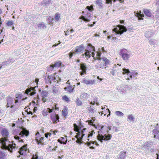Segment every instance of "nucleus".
<instances>
[{
    "mask_svg": "<svg viewBox=\"0 0 159 159\" xmlns=\"http://www.w3.org/2000/svg\"><path fill=\"white\" fill-rule=\"evenodd\" d=\"M1 134L3 137L0 139V143L2 144L1 148L2 149L7 150L11 152H12V150L15 148L16 144H9L7 146L6 142L7 140V138L9 135V132L6 129H3L1 131Z\"/></svg>",
    "mask_w": 159,
    "mask_h": 159,
    "instance_id": "f257e3e1",
    "label": "nucleus"
},
{
    "mask_svg": "<svg viewBox=\"0 0 159 159\" xmlns=\"http://www.w3.org/2000/svg\"><path fill=\"white\" fill-rule=\"evenodd\" d=\"M48 78L51 84H52L53 86H58L60 84L61 79L59 76L56 75H49Z\"/></svg>",
    "mask_w": 159,
    "mask_h": 159,
    "instance_id": "f03ea898",
    "label": "nucleus"
},
{
    "mask_svg": "<svg viewBox=\"0 0 159 159\" xmlns=\"http://www.w3.org/2000/svg\"><path fill=\"white\" fill-rule=\"evenodd\" d=\"M120 54L122 59L126 61L129 59L131 56L130 53L125 49H122L120 51Z\"/></svg>",
    "mask_w": 159,
    "mask_h": 159,
    "instance_id": "7ed1b4c3",
    "label": "nucleus"
},
{
    "mask_svg": "<svg viewBox=\"0 0 159 159\" xmlns=\"http://www.w3.org/2000/svg\"><path fill=\"white\" fill-rule=\"evenodd\" d=\"M118 27L119 28V29L116 28L113 29V31L115 32L116 34H120V35L122 34L124 32H126V31L125 27L123 25H120Z\"/></svg>",
    "mask_w": 159,
    "mask_h": 159,
    "instance_id": "20e7f679",
    "label": "nucleus"
},
{
    "mask_svg": "<svg viewBox=\"0 0 159 159\" xmlns=\"http://www.w3.org/2000/svg\"><path fill=\"white\" fill-rule=\"evenodd\" d=\"M81 82L87 85H92L97 83V81L96 80H90L87 79L83 78L82 79Z\"/></svg>",
    "mask_w": 159,
    "mask_h": 159,
    "instance_id": "39448f33",
    "label": "nucleus"
},
{
    "mask_svg": "<svg viewBox=\"0 0 159 159\" xmlns=\"http://www.w3.org/2000/svg\"><path fill=\"white\" fill-rule=\"evenodd\" d=\"M98 59L99 60H102L104 62V64L102 65L101 64L100 65V68L103 69L104 68H106V67H104V66L107 67L108 65L109 64L110 62V61L105 57H103L102 58H98Z\"/></svg>",
    "mask_w": 159,
    "mask_h": 159,
    "instance_id": "423d86ee",
    "label": "nucleus"
},
{
    "mask_svg": "<svg viewBox=\"0 0 159 159\" xmlns=\"http://www.w3.org/2000/svg\"><path fill=\"white\" fill-rule=\"evenodd\" d=\"M111 136L109 134L106 135L105 134L103 135L102 134H98L97 136V139L99 141L102 142V140H109L111 139Z\"/></svg>",
    "mask_w": 159,
    "mask_h": 159,
    "instance_id": "0eeeda50",
    "label": "nucleus"
},
{
    "mask_svg": "<svg viewBox=\"0 0 159 159\" xmlns=\"http://www.w3.org/2000/svg\"><path fill=\"white\" fill-rule=\"evenodd\" d=\"M36 90L34 88L31 87L30 88H28L25 90V93L28 95L32 96L36 93Z\"/></svg>",
    "mask_w": 159,
    "mask_h": 159,
    "instance_id": "6e6552de",
    "label": "nucleus"
},
{
    "mask_svg": "<svg viewBox=\"0 0 159 159\" xmlns=\"http://www.w3.org/2000/svg\"><path fill=\"white\" fill-rule=\"evenodd\" d=\"M42 99L43 101L44 102H46L48 99V93L46 90H43L41 92Z\"/></svg>",
    "mask_w": 159,
    "mask_h": 159,
    "instance_id": "1a4fd4ad",
    "label": "nucleus"
},
{
    "mask_svg": "<svg viewBox=\"0 0 159 159\" xmlns=\"http://www.w3.org/2000/svg\"><path fill=\"white\" fill-rule=\"evenodd\" d=\"M51 118L53 123L54 124L57 123L59 121V117L57 114H53L51 115Z\"/></svg>",
    "mask_w": 159,
    "mask_h": 159,
    "instance_id": "9d476101",
    "label": "nucleus"
},
{
    "mask_svg": "<svg viewBox=\"0 0 159 159\" xmlns=\"http://www.w3.org/2000/svg\"><path fill=\"white\" fill-rule=\"evenodd\" d=\"M91 15L90 13H88L86 16H82L79 19H82L86 22H89L90 20V19L91 17Z\"/></svg>",
    "mask_w": 159,
    "mask_h": 159,
    "instance_id": "9b49d317",
    "label": "nucleus"
},
{
    "mask_svg": "<svg viewBox=\"0 0 159 159\" xmlns=\"http://www.w3.org/2000/svg\"><path fill=\"white\" fill-rule=\"evenodd\" d=\"M154 34V31L152 30H149L146 32L145 36L146 38L149 39L151 38Z\"/></svg>",
    "mask_w": 159,
    "mask_h": 159,
    "instance_id": "f8f14e48",
    "label": "nucleus"
},
{
    "mask_svg": "<svg viewBox=\"0 0 159 159\" xmlns=\"http://www.w3.org/2000/svg\"><path fill=\"white\" fill-rule=\"evenodd\" d=\"M127 121L129 123H133L135 121V118L133 114L128 115L127 116Z\"/></svg>",
    "mask_w": 159,
    "mask_h": 159,
    "instance_id": "ddd939ff",
    "label": "nucleus"
},
{
    "mask_svg": "<svg viewBox=\"0 0 159 159\" xmlns=\"http://www.w3.org/2000/svg\"><path fill=\"white\" fill-rule=\"evenodd\" d=\"M7 103L6 105L7 107L8 108L11 105V108H12L13 107V105H11L14 102L13 99L11 98L8 97L7 99Z\"/></svg>",
    "mask_w": 159,
    "mask_h": 159,
    "instance_id": "4468645a",
    "label": "nucleus"
},
{
    "mask_svg": "<svg viewBox=\"0 0 159 159\" xmlns=\"http://www.w3.org/2000/svg\"><path fill=\"white\" fill-rule=\"evenodd\" d=\"M84 45H81L77 47L75 49V52L76 53H81L84 49Z\"/></svg>",
    "mask_w": 159,
    "mask_h": 159,
    "instance_id": "2eb2a0df",
    "label": "nucleus"
},
{
    "mask_svg": "<svg viewBox=\"0 0 159 159\" xmlns=\"http://www.w3.org/2000/svg\"><path fill=\"white\" fill-rule=\"evenodd\" d=\"M29 132L28 130L26 129H23L20 133L19 135L20 137L23 138L24 135H25V137L28 136L29 134Z\"/></svg>",
    "mask_w": 159,
    "mask_h": 159,
    "instance_id": "dca6fc26",
    "label": "nucleus"
},
{
    "mask_svg": "<svg viewBox=\"0 0 159 159\" xmlns=\"http://www.w3.org/2000/svg\"><path fill=\"white\" fill-rule=\"evenodd\" d=\"M27 144L24 145L21 147L18 151L19 153L21 155H23L27 151Z\"/></svg>",
    "mask_w": 159,
    "mask_h": 159,
    "instance_id": "f3484780",
    "label": "nucleus"
},
{
    "mask_svg": "<svg viewBox=\"0 0 159 159\" xmlns=\"http://www.w3.org/2000/svg\"><path fill=\"white\" fill-rule=\"evenodd\" d=\"M143 11L145 15L149 17H152V13L149 10L147 9H143Z\"/></svg>",
    "mask_w": 159,
    "mask_h": 159,
    "instance_id": "a211bd4d",
    "label": "nucleus"
},
{
    "mask_svg": "<svg viewBox=\"0 0 159 159\" xmlns=\"http://www.w3.org/2000/svg\"><path fill=\"white\" fill-rule=\"evenodd\" d=\"M89 96L88 94L85 93H83L81 94L80 98L83 100H86Z\"/></svg>",
    "mask_w": 159,
    "mask_h": 159,
    "instance_id": "6ab92c4d",
    "label": "nucleus"
},
{
    "mask_svg": "<svg viewBox=\"0 0 159 159\" xmlns=\"http://www.w3.org/2000/svg\"><path fill=\"white\" fill-rule=\"evenodd\" d=\"M84 54H82V56L85 55V57L86 59L88 60L89 58L91 57V51H89L88 50H86Z\"/></svg>",
    "mask_w": 159,
    "mask_h": 159,
    "instance_id": "aec40b11",
    "label": "nucleus"
},
{
    "mask_svg": "<svg viewBox=\"0 0 159 159\" xmlns=\"http://www.w3.org/2000/svg\"><path fill=\"white\" fill-rule=\"evenodd\" d=\"M38 28L40 29H44L46 27L44 23L43 22H40L38 25Z\"/></svg>",
    "mask_w": 159,
    "mask_h": 159,
    "instance_id": "412c9836",
    "label": "nucleus"
},
{
    "mask_svg": "<svg viewBox=\"0 0 159 159\" xmlns=\"http://www.w3.org/2000/svg\"><path fill=\"white\" fill-rule=\"evenodd\" d=\"M115 114L118 117H122L124 115V114L120 111H117L115 112Z\"/></svg>",
    "mask_w": 159,
    "mask_h": 159,
    "instance_id": "4be33fe9",
    "label": "nucleus"
},
{
    "mask_svg": "<svg viewBox=\"0 0 159 159\" xmlns=\"http://www.w3.org/2000/svg\"><path fill=\"white\" fill-rule=\"evenodd\" d=\"M62 65L61 61L57 62L53 65L54 67H62L63 66Z\"/></svg>",
    "mask_w": 159,
    "mask_h": 159,
    "instance_id": "5701e85b",
    "label": "nucleus"
},
{
    "mask_svg": "<svg viewBox=\"0 0 159 159\" xmlns=\"http://www.w3.org/2000/svg\"><path fill=\"white\" fill-rule=\"evenodd\" d=\"M126 152L124 151L121 152L120 154L119 159H124L125 158Z\"/></svg>",
    "mask_w": 159,
    "mask_h": 159,
    "instance_id": "b1692460",
    "label": "nucleus"
},
{
    "mask_svg": "<svg viewBox=\"0 0 159 159\" xmlns=\"http://www.w3.org/2000/svg\"><path fill=\"white\" fill-rule=\"evenodd\" d=\"M153 132L154 138L158 137L159 135V130H158L157 129H154L153 130Z\"/></svg>",
    "mask_w": 159,
    "mask_h": 159,
    "instance_id": "393cba45",
    "label": "nucleus"
},
{
    "mask_svg": "<svg viewBox=\"0 0 159 159\" xmlns=\"http://www.w3.org/2000/svg\"><path fill=\"white\" fill-rule=\"evenodd\" d=\"M53 20L54 18L51 16H49L48 18V24L51 25H53Z\"/></svg>",
    "mask_w": 159,
    "mask_h": 159,
    "instance_id": "a878e982",
    "label": "nucleus"
},
{
    "mask_svg": "<svg viewBox=\"0 0 159 159\" xmlns=\"http://www.w3.org/2000/svg\"><path fill=\"white\" fill-rule=\"evenodd\" d=\"M65 140V139L64 138L61 137L60 138V139H59L57 140V141L60 143L66 144V142L65 143L64 142Z\"/></svg>",
    "mask_w": 159,
    "mask_h": 159,
    "instance_id": "bb28decb",
    "label": "nucleus"
},
{
    "mask_svg": "<svg viewBox=\"0 0 159 159\" xmlns=\"http://www.w3.org/2000/svg\"><path fill=\"white\" fill-rule=\"evenodd\" d=\"M43 137H41L39 139L37 137L36 138V140L37 142L38 143V144H39V143H42L43 141Z\"/></svg>",
    "mask_w": 159,
    "mask_h": 159,
    "instance_id": "cd10ccee",
    "label": "nucleus"
},
{
    "mask_svg": "<svg viewBox=\"0 0 159 159\" xmlns=\"http://www.w3.org/2000/svg\"><path fill=\"white\" fill-rule=\"evenodd\" d=\"M75 102L76 104L78 106H81L82 103V102L81 100H80L79 98H77L75 101Z\"/></svg>",
    "mask_w": 159,
    "mask_h": 159,
    "instance_id": "c85d7f7f",
    "label": "nucleus"
},
{
    "mask_svg": "<svg viewBox=\"0 0 159 159\" xmlns=\"http://www.w3.org/2000/svg\"><path fill=\"white\" fill-rule=\"evenodd\" d=\"M64 89L67 90V91L69 92H72L73 90V88H72V86H68L67 87H65Z\"/></svg>",
    "mask_w": 159,
    "mask_h": 159,
    "instance_id": "c756f323",
    "label": "nucleus"
},
{
    "mask_svg": "<svg viewBox=\"0 0 159 159\" xmlns=\"http://www.w3.org/2000/svg\"><path fill=\"white\" fill-rule=\"evenodd\" d=\"M80 68L83 71H84V72H86V67L85 66L84 64H81L80 65Z\"/></svg>",
    "mask_w": 159,
    "mask_h": 159,
    "instance_id": "7c9ffc66",
    "label": "nucleus"
},
{
    "mask_svg": "<svg viewBox=\"0 0 159 159\" xmlns=\"http://www.w3.org/2000/svg\"><path fill=\"white\" fill-rule=\"evenodd\" d=\"M86 128H84L82 130H81V139H82L83 137L85 136V131L86 130Z\"/></svg>",
    "mask_w": 159,
    "mask_h": 159,
    "instance_id": "2f4dec72",
    "label": "nucleus"
},
{
    "mask_svg": "<svg viewBox=\"0 0 159 159\" xmlns=\"http://www.w3.org/2000/svg\"><path fill=\"white\" fill-rule=\"evenodd\" d=\"M149 146L148 145V144L147 143H144L143 145V147L142 148V149L143 150H146V149H147L148 148V146Z\"/></svg>",
    "mask_w": 159,
    "mask_h": 159,
    "instance_id": "473e14b6",
    "label": "nucleus"
},
{
    "mask_svg": "<svg viewBox=\"0 0 159 159\" xmlns=\"http://www.w3.org/2000/svg\"><path fill=\"white\" fill-rule=\"evenodd\" d=\"M93 126H94L95 128L98 129L99 130H101V129H102L104 127V126L103 125L100 126L99 125H93Z\"/></svg>",
    "mask_w": 159,
    "mask_h": 159,
    "instance_id": "72a5a7b5",
    "label": "nucleus"
},
{
    "mask_svg": "<svg viewBox=\"0 0 159 159\" xmlns=\"http://www.w3.org/2000/svg\"><path fill=\"white\" fill-rule=\"evenodd\" d=\"M9 64L10 62L8 61L3 62L2 65H0V70L2 67V66H3L4 65L7 66L9 65Z\"/></svg>",
    "mask_w": 159,
    "mask_h": 159,
    "instance_id": "f704fd0d",
    "label": "nucleus"
},
{
    "mask_svg": "<svg viewBox=\"0 0 159 159\" xmlns=\"http://www.w3.org/2000/svg\"><path fill=\"white\" fill-rule=\"evenodd\" d=\"M55 20L57 21H59L60 18V15L58 13H57L56 15L54 17Z\"/></svg>",
    "mask_w": 159,
    "mask_h": 159,
    "instance_id": "c9c22d12",
    "label": "nucleus"
},
{
    "mask_svg": "<svg viewBox=\"0 0 159 159\" xmlns=\"http://www.w3.org/2000/svg\"><path fill=\"white\" fill-rule=\"evenodd\" d=\"M122 74L124 75L126 73L128 74L129 73V71L128 69H126L125 68H123L122 69Z\"/></svg>",
    "mask_w": 159,
    "mask_h": 159,
    "instance_id": "e433bc0d",
    "label": "nucleus"
},
{
    "mask_svg": "<svg viewBox=\"0 0 159 159\" xmlns=\"http://www.w3.org/2000/svg\"><path fill=\"white\" fill-rule=\"evenodd\" d=\"M74 127V130L76 132H77L79 130H80V129L79 128L78 126L76 125V124H73Z\"/></svg>",
    "mask_w": 159,
    "mask_h": 159,
    "instance_id": "4c0bfd02",
    "label": "nucleus"
},
{
    "mask_svg": "<svg viewBox=\"0 0 159 159\" xmlns=\"http://www.w3.org/2000/svg\"><path fill=\"white\" fill-rule=\"evenodd\" d=\"M137 15L139 18L140 17L142 18V17L144 16L143 14H141V12L140 11H139V12H138V13H137Z\"/></svg>",
    "mask_w": 159,
    "mask_h": 159,
    "instance_id": "58836bf2",
    "label": "nucleus"
},
{
    "mask_svg": "<svg viewBox=\"0 0 159 159\" xmlns=\"http://www.w3.org/2000/svg\"><path fill=\"white\" fill-rule=\"evenodd\" d=\"M54 68L53 65H51L49 67H48L47 69L48 71H50L52 70Z\"/></svg>",
    "mask_w": 159,
    "mask_h": 159,
    "instance_id": "ea45409f",
    "label": "nucleus"
},
{
    "mask_svg": "<svg viewBox=\"0 0 159 159\" xmlns=\"http://www.w3.org/2000/svg\"><path fill=\"white\" fill-rule=\"evenodd\" d=\"M150 44L151 45H153L155 44L156 43V42L155 40H150L149 42Z\"/></svg>",
    "mask_w": 159,
    "mask_h": 159,
    "instance_id": "a19ab883",
    "label": "nucleus"
},
{
    "mask_svg": "<svg viewBox=\"0 0 159 159\" xmlns=\"http://www.w3.org/2000/svg\"><path fill=\"white\" fill-rule=\"evenodd\" d=\"M42 4H45V6H47L49 4V0H48V1L45 2L44 1H43L42 2Z\"/></svg>",
    "mask_w": 159,
    "mask_h": 159,
    "instance_id": "79ce46f5",
    "label": "nucleus"
},
{
    "mask_svg": "<svg viewBox=\"0 0 159 159\" xmlns=\"http://www.w3.org/2000/svg\"><path fill=\"white\" fill-rule=\"evenodd\" d=\"M5 154L2 152H0V158L3 159L5 158Z\"/></svg>",
    "mask_w": 159,
    "mask_h": 159,
    "instance_id": "37998d69",
    "label": "nucleus"
},
{
    "mask_svg": "<svg viewBox=\"0 0 159 159\" xmlns=\"http://www.w3.org/2000/svg\"><path fill=\"white\" fill-rule=\"evenodd\" d=\"M101 54V52H97V54L96 55L97 57H96L97 60V59L98 60V58H101V57H100Z\"/></svg>",
    "mask_w": 159,
    "mask_h": 159,
    "instance_id": "c03bdc74",
    "label": "nucleus"
},
{
    "mask_svg": "<svg viewBox=\"0 0 159 159\" xmlns=\"http://www.w3.org/2000/svg\"><path fill=\"white\" fill-rule=\"evenodd\" d=\"M62 99L63 100L65 101L66 102H68L69 101V98L66 96H64L62 97Z\"/></svg>",
    "mask_w": 159,
    "mask_h": 159,
    "instance_id": "a18cd8bd",
    "label": "nucleus"
},
{
    "mask_svg": "<svg viewBox=\"0 0 159 159\" xmlns=\"http://www.w3.org/2000/svg\"><path fill=\"white\" fill-rule=\"evenodd\" d=\"M13 24V22L12 21H9L7 22V24L8 26L12 25Z\"/></svg>",
    "mask_w": 159,
    "mask_h": 159,
    "instance_id": "49530a36",
    "label": "nucleus"
},
{
    "mask_svg": "<svg viewBox=\"0 0 159 159\" xmlns=\"http://www.w3.org/2000/svg\"><path fill=\"white\" fill-rule=\"evenodd\" d=\"M86 8H87L89 11H91L93 10V6H87L86 7Z\"/></svg>",
    "mask_w": 159,
    "mask_h": 159,
    "instance_id": "de8ad7c7",
    "label": "nucleus"
},
{
    "mask_svg": "<svg viewBox=\"0 0 159 159\" xmlns=\"http://www.w3.org/2000/svg\"><path fill=\"white\" fill-rule=\"evenodd\" d=\"M102 0H96V3L98 4V6H101V4Z\"/></svg>",
    "mask_w": 159,
    "mask_h": 159,
    "instance_id": "09e8293b",
    "label": "nucleus"
},
{
    "mask_svg": "<svg viewBox=\"0 0 159 159\" xmlns=\"http://www.w3.org/2000/svg\"><path fill=\"white\" fill-rule=\"evenodd\" d=\"M93 132L94 131H92L91 132H88V135L87 136V138H89L90 137H92L93 136Z\"/></svg>",
    "mask_w": 159,
    "mask_h": 159,
    "instance_id": "8fccbe9b",
    "label": "nucleus"
},
{
    "mask_svg": "<svg viewBox=\"0 0 159 159\" xmlns=\"http://www.w3.org/2000/svg\"><path fill=\"white\" fill-rule=\"evenodd\" d=\"M42 114L44 116H47L48 115V112L47 110H44L42 111Z\"/></svg>",
    "mask_w": 159,
    "mask_h": 159,
    "instance_id": "3c124183",
    "label": "nucleus"
},
{
    "mask_svg": "<svg viewBox=\"0 0 159 159\" xmlns=\"http://www.w3.org/2000/svg\"><path fill=\"white\" fill-rule=\"evenodd\" d=\"M62 115L64 116H66L67 115V111L66 110H63L62 111Z\"/></svg>",
    "mask_w": 159,
    "mask_h": 159,
    "instance_id": "603ef678",
    "label": "nucleus"
},
{
    "mask_svg": "<svg viewBox=\"0 0 159 159\" xmlns=\"http://www.w3.org/2000/svg\"><path fill=\"white\" fill-rule=\"evenodd\" d=\"M82 139H81V137H80L79 138V139H77V140H76V143H82L81 141H82Z\"/></svg>",
    "mask_w": 159,
    "mask_h": 159,
    "instance_id": "864d4df0",
    "label": "nucleus"
},
{
    "mask_svg": "<svg viewBox=\"0 0 159 159\" xmlns=\"http://www.w3.org/2000/svg\"><path fill=\"white\" fill-rule=\"evenodd\" d=\"M146 143L148 144V145L149 146L148 147H151V146L153 145V143L152 141H149L148 142H146Z\"/></svg>",
    "mask_w": 159,
    "mask_h": 159,
    "instance_id": "5fc2aeb1",
    "label": "nucleus"
},
{
    "mask_svg": "<svg viewBox=\"0 0 159 159\" xmlns=\"http://www.w3.org/2000/svg\"><path fill=\"white\" fill-rule=\"evenodd\" d=\"M10 63H12L14 61V59L12 57L9 58V59L8 60Z\"/></svg>",
    "mask_w": 159,
    "mask_h": 159,
    "instance_id": "6e6d98bb",
    "label": "nucleus"
},
{
    "mask_svg": "<svg viewBox=\"0 0 159 159\" xmlns=\"http://www.w3.org/2000/svg\"><path fill=\"white\" fill-rule=\"evenodd\" d=\"M131 73L133 75V77H135L138 74L136 72H132Z\"/></svg>",
    "mask_w": 159,
    "mask_h": 159,
    "instance_id": "4d7b16f0",
    "label": "nucleus"
},
{
    "mask_svg": "<svg viewBox=\"0 0 159 159\" xmlns=\"http://www.w3.org/2000/svg\"><path fill=\"white\" fill-rule=\"evenodd\" d=\"M38 157L37 154H35V155H33L31 159H37Z\"/></svg>",
    "mask_w": 159,
    "mask_h": 159,
    "instance_id": "13d9d810",
    "label": "nucleus"
},
{
    "mask_svg": "<svg viewBox=\"0 0 159 159\" xmlns=\"http://www.w3.org/2000/svg\"><path fill=\"white\" fill-rule=\"evenodd\" d=\"M75 52H70V53H69V57L70 58H71V57H72V56H73V54H75Z\"/></svg>",
    "mask_w": 159,
    "mask_h": 159,
    "instance_id": "bf43d9fd",
    "label": "nucleus"
},
{
    "mask_svg": "<svg viewBox=\"0 0 159 159\" xmlns=\"http://www.w3.org/2000/svg\"><path fill=\"white\" fill-rule=\"evenodd\" d=\"M91 54H92V57H93V59L94 60V61L97 60L96 58L94 57V55H95L94 53V52H92L91 53Z\"/></svg>",
    "mask_w": 159,
    "mask_h": 159,
    "instance_id": "052dcab7",
    "label": "nucleus"
},
{
    "mask_svg": "<svg viewBox=\"0 0 159 159\" xmlns=\"http://www.w3.org/2000/svg\"><path fill=\"white\" fill-rule=\"evenodd\" d=\"M53 109H50V108H48L47 111H48V113H51L52 112Z\"/></svg>",
    "mask_w": 159,
    "mask_h": 159,
    "instance_id": "680f3d73",
    "label": "nucleus"
},
{
    "mask_svg": "<svg viewBox=\"0 0 159 159\" xmlns=\"http://www.w3.org/2000/svg\"><path fill=\"white\" fill-rule=\"evenodd\" d=\"M115 71L116 70H112L110 71V72L111 73L112 75H113V76H115Z\"/></svg>",
    "mask_w": 159,
    "mask_h": 159,
    "instance_id": "e2e57ef3",
    "label": "nucleus"
},
{
    "mask_svg": "<svg viewBox=\"0 0 159 159\" xmlns=\"http://www.w3.org/2000/svg\"><path fill=\"white\" fill-rule=\"evenodd\" d=\"M88 123L90 125H92L93 126V121H92V120H89L88 121Z\"/></svg>",
    "mask_w": 159,
    "mask_h": 159,
    "instance_id": "0e129e2a",
    "label": "nucleus"
},
{
    "mask_svg": "<svg viewBox=\"0 0 159 159\" xmlns=\"http://www.w3.org/2000/svg\"><path fill=\"white\" fill-rule=\"evenodd\" d=\"M4 96V94L3 93L0 92V99H2Z\"/></svg>",
    "mask_w": 159,
    "mask_h": 159,
    "instance_id": "69168bd1",
    "label": "nucleus"
},
{
    "mask_svg": "<svg viewBox=\"0 0 159 159\" xmlns=\"http://www.w3.org/2000/svg\"><path fill=\"white\" fill-rule=\"evenodd\" d=\"M25 111H26L27 112V114H28L29 115L31 114V115H32L33 113L32 111H28V110H26Z\"/></svg>",
    "mask_w": 159,
    "mask_h": 159,
    "instance_id": "338daca9",
    "label": "nucleus"
},
{
    "mask_svg": "<svg viewBox=\"0 0 159 159\" xmlns=\"http://www.w3.org/2000/svg\"><path fill=\"white\" fill-rule=\"evenodd\" d=\"M112 0H106V3L107 4L111 3L112 2Z\"/></svg>",
    "mask_w": 159,
    "mask_h": 159,
    "instance_id": "774afa93",
    "label": "nucleus"
}]
</instances>
